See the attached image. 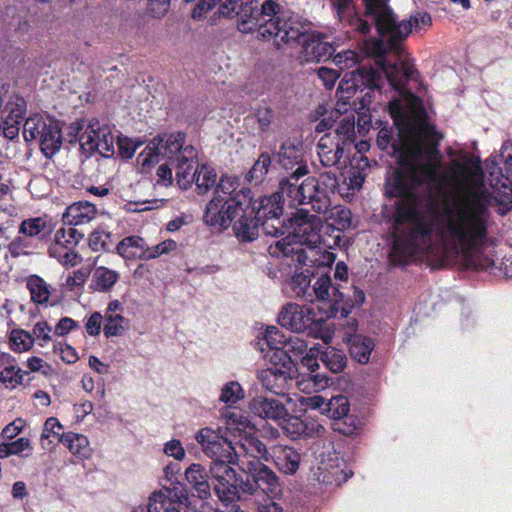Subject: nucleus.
<instances>
[{
	"label": "nucleus",
	"instance_id": "f257e3e1",
	"mask_svg": "<svg viewBox=\"0 0 512 512\" xmlns=\"http://www.w3.org/2000/svg\"><path fill=\"white\" fill-rule=\"evenodd\" d=\"M389 114L397 128H382L381 150L393 149L398 167L386 179L385 193L395 197L393 253L400 259L423 254L442 260L469 261V242L486 229L489 213L484 194L473 191L464 172L450 167L439 149L441 136L429 122L423 101L397 87Z\"/></svg>",
	"mask_w": 512,
	"mask_h": 512
},
{
	"label": "nucleus",
	"instance_id": "f03ea898",
	"mask_svg": "<svg viewBox=\"0 0 512 512\" xmlns=\"http://www.w3.org/2000/svg\"><path fill=\"white\" fill-rule=\"evenodd\" d=\"M387 2L388 0H365L367 14L372 17L378 33L387 42L376 38L364 42V51L375 58L376 68L360 67L345 73L337 88V95L341 100H348L364 90H367L365 96H369L371 91L379 88L383 74L389 83L397 87L418 80L419 73L401 42L413 28L418 30L431 25V16L426 12H418L409 19L397 21Z\"/></svg>",
	"mask_w": 512,
	"mask_h": 512
},
{
	"label": "nucleus",
	"instance_id": "7ed1b4c3",
	"mask_svg": "<svg viewBox=\"0 0 512 512\" xmlns=\"http://www.w3.org/2000/svg\"><path fill=\"white\" fill-rule=\"evenodd\" d=\"M455 165L464 172L465 179L473 184V191L484 194L487 200L489 217L486 229L477 236L478 238H472L469 242V261H472L490 242V231L494 225L491 207H495L501 216L512 211V141L503 144L499 156H490L486 159L488 185L479 158L469 156L464 159V163Z\"/></svg>",
	"mask_w": 512,
	"mask_h": 512
},
{
	"label": "nucleus",
	"instance_id": "20e7f679",
	"mask_svg": "<svg viewBox=\"0 0 512 512\" xmlns=\"http://www.w3.org/2000/svg\"><path fill=\"white\" fill-rule=\"evenodd\" d=\"M319 217L299 209L288 218L286 237L269 245L273 257L290 258L292 263L311 262L313 265H332L336 254L331 250L340 246L339 233L323 236Z\"/></svg>",
	"mask_w": 512,
	"mask_h": 512
},
{
	"label": "nucleus",
	"instance_id": "39448f33",
	"mask_svg": "<svg viewBox=\"0 0 512 512\" xmlns=\"http://www.w3.org/2000/svg\"><path fill=\"white\" fill-rule=\"evenodd\" d=\"M162 157H165L175 170L179 187L190 188L199 167L196 149L186 143L185 134L177 132L153 138L138 155L137 163L146 170L158 163Z\"/></svg>",
	"mask_w": 512,
	"mask_h": 512
},
{
	"label": "nucleus",
	"instance_id": "423d86ee",
	"mask_svg": "<svg viewBox=\"0 0 512 512\" xmlns=\"http://www.w3.org/2000/svg\"><path fill=\"white\" fill-rule=\"evenodd\" d=\"M263 26V40H273L277 46L281 43L298 42L302 47L301 59L305 62H320L330 58L336 48L314 32L307 33L294 25L291 19H286L281 11L276 21Z\"/></svg>",
	"mask_w": 512,
	"mask_h": 512
},
{
	"label": "nucleus",
	"instance_id": "0eeeda50",
	"mask_svg": "<svg viewBox=\"0 0 512 512\" xmlns=\"http://www.w3.org/2000/svg\"><path fill=\"white\" fill-rule=\"evenodd\" d=\"M239 469L251 477L242 482L241 489L245 493L253 494L260 489L269 497H278L282 493L281 485L276 474L261 462L269 461L270 453L261 441L247 443L238 448Z\"/></svg>",
	"mask_w": 512,
	"mask_h": 512
},
{
	"label": "nucleus",
	"instance_id": "6e6552de",
	"mask_svg": "<svg viewBox=\"0 0 512 512\" xmlns=\"http://www.w3.org/2000/svg\"><path fill=\"white\" fill-rule=\"evenodd\" d=\"M280 6L273 0H266L262 4L258 1L243 2L242 0H225L218 13L223 17L236 18L239 31L251 33L257 31L258 38L263 39L262 27L276 21Z\"/></svg>",
	"mask_w": 512,
	"mask_h": 512
},
{
	"label": "nucleus",
	"instance_id": "1a4fd4ad",
	"mask_svg": "<svg viewBox=\"0 0 512 512\" xmlns=\"http://www.w3.org/2000/svg\"><path fill=\"white\" fill-rule=\"evenodd\" d=\"M335 303H321L318 312L309 305H300L297 303L285 304L279 314L278 323L281 327L294 333H306L314 338H322L327 341L323 335V326L325 321L336 316L338 308Z\"/></svg>",
	"mask_w": 512,
	"mask_h": 512
},
{
	"label": "nucleus",
	"instance_id": "9d476101",
	"mask_svg": "<svg viewBox=\"0 0 512 512\" xmlns=\"http://www.w3.org/2000/svg\"><path fill=\"white\" fill-rule=\"evenodd\" d=\"M301 265L300 269L296 268L292 275L289 286L295 296L303 298L307 301L318 300L320 303H335L339 304L342 300V292L339 286L332 283L331 277L327 274L320 275L315 283L311 286V277L313 272L310 270L314 265L307 262V265ZM319 267L321 265H318ZM329 267L330 265H326Z\"/></svg>",
	"mask_w": 512,
	"mask_h": 512
},
{
	"label": "nucleus",
	"instance_id": "9b49d317",
	"mask_svg": "<svg viewBox=\"0 0 512 512\" xmlns=\"http://www.w3.org/2000/svg\"><path fill=\"white\" fill-rule=\"evenodd\" d=\"M279 183L281 193H285L292 205L310 204L316 212H326L331 205L327 191L321 190L315 178L308 177L299 184V180L284 177Z\"/></svg>",
	"mask_w": 512,
	"mask_h": 512
},
{
	"label": "nucleus",
	"instance_id": "f8f14e48",
	"mask_svg": "<svg viewBox=\"0 0 512 512\" xmlns=\"http://www.w3.org/2000/svg\"><path fill=\"white\" fill-rule=\"evenodd\" d=\"M222 458L212 461L210 473L214 480V491L222 503L229 504L239 499V484L237 473L231 465L239 467V461L236 456Z\"/></svg>",
	"mask_w": 512,
	"mask_h": 512
},
{
	"label": "nucleus",
	"instance_id": "ddd939ff",
	"mask_svg": "<svg viewBox=\"0 0 512 512\" xmlns=\"http://www.w3.org/2000/svg\"><path fill=\"white\" fill-rule=\"evenodd\" d=\"M195 440L200 445L203 453L210 458L212 461H216L222 458H230L231 455L236 456L238 460V448L247 443L253 442V440L243 439L242 443H233L222 435V428L213 429L211 427L201 428L195 434Z\"/></svg>",
	"mask_w": 512,
	"mask_h": 512
},
{
	"label": "nucleus",
	"instance_id": "4468645a",
	"mask_svg": "<svg viewBox=\"0 0 512 512\" xmlns=\"http://www.w3.org/2000/svg\"><path fill=\"white\" fill-rule=\"evenodd\" d=\"M115 139V130L111 126L92 120L79 136V143L85 153H98L109 158L115 154Z\"/></svg>",
	"mask_w": 512,
	"mask_h": 512
},
{
	"label": "nucleus",
	"instance_id": "2eb2a0df",
	"mask_svg": "<svg viewBox=\"0 0 512 512\" xmlns=\"http://www.w3.org/2000/svg\"><path fill=\"white\" fill-rule=\"evenodd\" d=\"M271 361L270 367L259 372L258 379L265 390L284 396L294 383L293 362L288 357H284V362L276 359Z\"/></svg>",
	"mask_w": 512,
	"mask_h": 512
},
{
	"label": "nucleus",
	"instance_id": "dca6fc26",
	"mask_svg": "<svg viewBox=\"0 0 512 512\" xmlns=\"http://www.w3.org/2000/svg\"><path fill=\"white\" fill-rule=\"evenodd\" d=\"M244 202L239 196L232 198L213 197L206 205L203 215L205 224L211 227L227 229L232 221L243 210Z\"/></svg>",
	"mask_w": 512,
	"mask_h": 512
},
{
	"label": "nucleus",
	"instance_id": "f3484780",
	"mask_svg": "<svg viewBox=\"0 0 512 512\" xmlns=\"http://www.w3.org/2000/svg\"><path fill=\"white\" fill-rule=\"evenodd\" d=\"M170 483L149 496L147 512H181L179 506L188 500L186 488L179 482Z\"/></svg>",
	"mask_w": 512,
	"mask_h": 512
},
{
	"label": "nucleus",
	"instance_id": "a211bd4d",
	"mask_svg": "<svg viewBox=\"0 0 512 512\" xmlns=\"http://www.w3.org/2000/svg\"><path fill=\"white\" fill-rule=\"evenodd\" d=\"M344 467L345 463L340 456L334 451H328L317 458L313 476L321 484L339 486L349 477Z\"/></svg>",
	"mask_w": 512,
	"mask_h": 512
},
{
	"label": "nucleus",
	"instance_id": "6ab92c4d",
	"mask_svg": "<svg viewBox=\"0 0 512 512\" xmlns=\"http://www.w3.org/2000/svg\"><path fill=\"white\" fill-rule=\"evenodd\" d=\"M278 163L286 170L293 169L296 166V170L289 176L294 180H300L308 173V167L303 160V144L296 138H288L284 140L277 152Z\"/></svg>",
	"mask_w": 512,
	"mask_h": 512
},
{
	"label": "nucleus",
	"instance_id": "aec40b11",
	"mask_svg": "<svg viewBox=\"0 0 512 512\" xmlns=\"http://www.w3.org/2000/svg\"><path fill=\"white\" fill-rule=\"evenodd\" d=\"M219 421L223 423L225 431L238 438L234 443H242L243 439L260 441L255 436V427L249 418L235 408H220Z\"/></svg>",
	"mask_w": 512,
	"mask_h": 512
},
{
	"label": "nucleus",
	"instance_id": "412c9836",
	"mask_svg": "<svg viewBox=\"0 0 512 512\" xmlns=\"http://www.w3.org/2000/svg\"><path fill=\"white\" fill-rule=\"evenodd\" d=\"M350 150L344 147L343 142H339L335 137L323 135L317 144V154L320 163L324 167H334L344 169L350 159Z\"/></svg>",
	"mask_w": 512,
	"mask_h": 512
},
{
	"label": "nucleus",
	"instance_id": "4be33fe9",
	"mask_svg": "<svg viewBox=\"0 0 512 512\" xmlns=\"http://www.w3.org/2000/svg\"><path fill=\"white\" fill-rule=\"evenodd\" d=\"M26 101L19 95H13L3 109L0 108V119L3 126V134L13 140L19 135L23 115L26 112Z\"/></svg>",
	"mask_w": 512,
	"mask_h": 512
},
{
	"label": "nucleus",
	"instance_id": "5701e85b",
	"mask_svg": "<svg viewBox=\"0 0 512 512\" xmlns=\"http://www.w3.org/2000/svg\"><path fill=\"white\" fill-rule=\"evenodd\" d=\"M279 426L284 433L291 439L308 438L320 436L324 432V427L316 422H307L296 415H287L278 421Z\"/></svg>",
	"mask_w": 512,
	"mask_h": 512
},
{
	"label": "nucleus",
	"instance_id": "b1692460",
	"mask_svg": "<svg viewBox=\"0 0 512 512\" xmlns=\"http://www.w3.org/2000/svg\"><path fill=\"white\" fill-rule=\"evenodd\" d=\"M248 408L254 416L264 420H272L276 423L287 415V408L282 402L264 395L253 397Z\"/></svg>",
	"mask_w": 512,
	"mask_h": 512
},
{
	"label": "nucleus",
	"instance_id": "393cba45",
	"mask_svg": "<svg viewBox=\"0 0 512 512\" xmlns=\"http://www.w3.org/2000/svg\"><path fill=\"white\" fill-rule=\"evenodd\" d=\"M240 217L234 223L233 230L241 241H253L258 236L260 219L256 217L255 207H250V201L244 202Z\"/></svg>",
	"mask_w": 512,
	"mask_h": 512
},
{
	"label": "nucleus",
	"instance_id": "a878e982",
	"mask_svg": "<svg viewBox=\"0 0 512 512\" xmlns=\"http://www.w3.org/2000/svg\"><path fill=\"white\" fill-rule=\"evenodd\" d=\"M270 457L277 469L287 475L295 474L301 461V456L296 449L283 445L272 447Z\"/></svg>",
	"mask_w": 512,
	"mask_h": 512
},
{
	"label": "nucleus",
	"instance_id": "bb28decb",
	"mask_svg": "<svg viewBox=\"0 0 512 512\" xmlns=\"http://www.w3.org/2000/svg\"><path fill=\"white\" fill-rule=\"evenodd\" d=\"M97 214L94 204L88 201H79L71 204L65 209L62 215V221L65 225L78 226L92 221Z\"/></svg>",
	"mask_w": 512,
	"mask_h": 512
},
{
	"label": "nucleus",
	"instance_id": "cd10ccee",
	"mask_svg": "<svg viewBox=\"0 0 512 512\" xmlns=\"http://www.w3.org/2000/svg\"><path fill=\"white\" fill-rule=\"evenodd\" d=\"M327 214L326 220L329 221L328 226L326 227V236L328 235H336L339 233L341 236V232L349 229L352 226V216L351 211L341 205H336L334 207H328L327 211L324 212ZM342 237H340V241Z\"/></svg>",
	"mask_w": 512,
	"mask_h": 512
},
{
	"label": "nucleus",
	"instance_id": "c85d7f7f",
	"mask_svg": "<svg viewBox=\"0 0 512 512\" xmlns=\"http://www.w3.org/2000/svg\"><path fill=\"white\" fill-rule=\"evenodd\" d=\"M41 152L47 157H53L61 148L62 132L57 121L50 119L42 130L38 141Z\"/></svg>",
	"mask_w": 512,
	"mask_h": 512
},
{
	"label": "nucleus",
	"instance_id": "c756f323",
	"mask_svg": "<svg viewBox=\"0 0 512 512\" xmlns=\"http://www.w3.org/2000/svg\"><path fill=\"white\" fill-rule=\"evenodd\" d=\"M349 353L352 359L360 364H367L370 360L375 342L371 337L354 334L347 338Z\"/></svg>",
	"mask_w": 512,
	"mask_h": 512
},
{
	"label": "nucleus",
	"instance_id": "7c9ffc66",
	"mask_svg": "<svg viewBox=\"0 0 512 512\" xmlns=\"http://www.w3.org/2000/svg\"><path fill=\"white\" fill-rule=\"evenodd\" d=\"M185 477L188 484L197 493L199 498L207 499L210 496V485L208 482L207 471L204 466L198 463L191 464L185 470Z\"/></svg>",
	"mask_w": 512,
	"mask_h": 512
},
{
	"label": "nucleus",
	"instance_id": "2f4dec72",
	"mask_svg": "<svg viewBox=\"0 0 512 512\" xmlns=\"http://www.w3.org/2000/svg\"><path fill=\"white\" fill-rule=\"evenodd\" d=\"M285 199L286 195L281 193L280 188L276 193L261 198L259 206L255 208L256 217L260 220L280 217Z\"/></svg>",
	"mask_w": 512,
	"mask_h": 512
},
{
	"label": "nucleus",
	"instance_id": "473e14b6",
	"mask_svg": "<svg viewBox=\"0 0 512 512\" xmlns=\"http://www.w3.org/2000/svg\"><path fill=\"white\" fill-rule=\"evenodd\" d=\"M52 225L47 217H33L25 219L19 225V234L27 238L43 239L52 233Z\"/></svg>",
	"mask_w": 512,
	"mask_h": 512
},
{
	"label": "nucleus",
	"instance_id": "72a5a7b5",
	"mask_svg": "<svg viewBox=\"0 0 512 512\" xmlns=\"http://www.w3.org/2000/svg\"><path fill=\"white\" fill-rule=\"evenodd\" d=\"M244 398L245 391L238 381H228L219 389L218 402L224 405L222 408L233 409Z\"/></svg>",
	"mask_w": 512,
	"mask_h": 512
},
{
	"label": "nucleus",
	"instance_id": "f704fd0d",
	"mask_svg": "<svg viewBox=\"0 0 512 512\" xmlns=\"http://www.w3.org/2000/svg\"><path fill=\"white\" fill-rule=\"evenodd\" d=\"M119 279V273L104 266L96 267L92 274L91 288L106 293L112 290Z\"/></svg>",
	"mask_w": 512,
	"mask_h": 512
},
{
	"label": "nucleus",
	"instance_id": "c9c22d12",
	"mask_svg": "<svg viewBox=\"0 0 512 512\" xmlns=\"http://www.w3.org/2000/svg\"><path fill=\"white\" fill-rule=\"evenodd\" d=\"M116 249L118 254L125 259H144L146 242L141 237L129 236L122 239Z\"/></svg>",
	"mask_w": 512,
	"mask_h": 512
},
{
	"label": "nucleus",
	"instance_id": "e433bc0d",
	"mask_svg": "<svg viewBox=\"0 0 512 512\" xmlns=\"http://www.w3.org/2000/svg\"><path fill=\"white\" fill-rule=\"evenodd\" d=\"M25 372L18 366L16 359H10L0 368V383L6 389H15L24 380Z\"/></svg>",
	"mask_w": 512,
	"mask_h": 512
},
{
	"label": "nucleus",
	"instance_id": "4c0bfd02",
	"mask_svg": "<svg viewBox=\"0 0 512 512\" xmlns=\"http://www.w3.org/2000/svg\"><path fill=\"white\" fill-rule=\"evenodd\" d=\"M66 433L63 432V426L55 417H49L42 429L40 443L43 449H51L55 443L61 442Z\"/></svg>",
	"mask_w": 512,
	"mask_h": 512
},
{
	"label": "nucleus",
	"instance_id": "58836bf2",
	"mask_svg": "<svg viewBox=\"0 0 512 512\" xmlns=\"http://www.w3.org/2000/svg\"><path fill=\"white\" fill-rule=\"evenodd\" d=\"M239 186L238 180L232 176H222L215 188L214 197L232 198L239 196L243 202L250 201V190L237 191Z\"/></svg>",
	"mask_w": 512,
	"mask_h": 512
},
{
	"label": "nucleus",
	"instance_id": "ea45409f",
	"mask_svg": "<svg viewBox=\"0 0 512 512\" xmlns=\"http://www.w3.org/2000/svg\"><path fill=\"white\" fill-rule=\"evenodd\" d=\"M331 383V379L324 374L300 373L296 386L303 393L319 392L327 388Z\"/></svg>",
	"mask_w": 512,
	"mask_h": 512
},
{
	"label": "nucleus",
	"instance_id": "a19ab883",
	"mask_svg": "<svg viewBox=\"0 0 512 512\" xmlns=\"http://www.w3.org/2000/svg\"><path fill=\"white\" fill-rule=\"evenodd\" d=\"M25 282L34 303L45 304L48 302L51 295L50 285L42 277L35 274L29 275Z\"/></svg>",
	"mask_w": 512,
	"mask_h": 512
},
{
	"label": "nucleus",
	"instance_id": "79ce46f5",
	"mask_svg": "<svg viewBox=\"0 0 512 512\" xmlns=\"http://www.w3.org/2000/svg\"><path fill=\"white\" fill-rule=\"evenodd\" d=\"M32 453L33 447L30 440L26 437L0 444V458L2 459L12 455L27 458L30 457Z\"/></svg>",
	"mask_w": 512,
	"mask_h": 512
},
{
	"label": "nucleus",
	"instance_id": "37998d69",
	"mask_svg": "<svg viewBox=\"0 0 512 512\" xmlns=\"http://www.w3.org/2000/svg\"><path fill=\"white\" fill-rule=\"evenodd\" d=\"M62 443L69 451L79 457L87 458L90 456L91 449L88 438L79 433L67 432L62 438Z\"/></svg>",
	"mask_w": 512,
	"mask_h": 512
},
{
	"label": "nucleus",
	"instance_id": "c03bdc74",
	"mask_svg": "<svg viewBox=\"0 0 512 512\" xmlns=\"http://www.w3.org/2000/svg\"><path fill=\"white\" fill-rule=\"evenodd\" d=\"M320 360L332 373H341L347 365L345 353L334 347H327L320 354Z\"/></svg>",
	"mask_w": 512,
	"mask_h": 512
},
{
	"label": "nucleus",
	"instance_id": "a18cd8bd",
	"mask_svg": "<svg viewBox=\"0 0 512 512\" xmlns=\"http://www.w3.org/2000/svg\"><path fill=\"white\" fill-rule=\"evenodd\" d=\"M325 135L335 137L339 142L344 143V147L351 150L356 136L354 119L348 116L344 117L333 132H328Z\"/></svg>",
	"mask_w": 512,
	"mask_h": 512
},
{
	"label": "nucleus",
	"instance_id": "49530a36",
	"mask_svg": "<svg viewBox=\"0 0 512 512\" xmlns=\"http://www.w3.org/2000/svg\"><path fill=\"white\" fill-rule=\"evenodd\" d=\"M129 330V320L122 314L104 315L103 332L106 338L121 337Z\"/></svg>",
	"mask_w": 512,
	"mask_h": 512
},
{
	"label": "nucleus",
	"instance_id": "de8ad7c7",
	"mask_svg": "<svg viewBox=\"0 0 512 512\" xmlns=\"http://www.w3.org/2000/svg\"><path fill=\"white\" fill-rule=\"evenodd\" d=\"M217 173L215 169L209 165L199 167L194 183L199 194L208 192L216 185Z\"/></svg>",
	"mask_w": 512,
	"mask_h": 512
},
{
	"label": "nucleus",
	"instance_id": "09e8293b",
	"mask_svg": "<svg viewBox=\"0 0 512 512\" xmlns=\"http://www.w3.org/2000/svg\"><path fill=\"white\" fill-rule=\"evenodd\" d=\"M263 337L267 345L275 351L271 359H275L276 354L284 350L289 338L276 326H268L265 329ZM276 360H278V358H276Z\"/></svg>",
	"mask_w": 512,
	"mask_h": 512
},
{
	"label": "nucleus",
	"instance_id": "8fccbe9b",
	"mask_svg": "<svg viewBox=\"0 0 512 512\" xmlns=\"http://www.w3.org/2000/svg\"><path fill=\"white\" fill-rule=\"evenodd\" d=\"M350 403L346 396L337 395L326 402L325 414L333 419H341L348 415Z\"/></svg>",
	"mask_w": 512,
	"mask_h": 512
},
{
	"label": "nucleus",
	"instance_id": "3c124183",
	"mask_svg": "<svg viewBox=\"0 0 512 512\" xmlns=\"http://www.w3.org/2000/svg\"><path fill=\"white\" fill-rule=\"evenodd\" d=\"M307 350L306 342L299 337H289L284 350L277 353L275 358L284 362V357H288L293 362V358L303 356Z\"/></svg>",
	"mask_w": 512,
	"mask_h": 512
},
{
	"label": "nucleus",
	"instance_id": "603ef678",
	"mask_svg": "<svg viewBox=\"0 0 512 512\" xmlns=\"http://www.w3.org/2000/svg\"><path fill=\"white\" fill-rule=\"evenodd\" d=\"M83 234L73 227L60 228L56 231L53 244L62 246L65 249H72L82 239Z\"/></svg>",
	"mask_w": 512,
	"mask_h": 512
},
{
	"label": "nucleus",
	"instance_id": "864d4df0",
	"mask_svg": "<svg viewBox=\"0 0 512 512\" xmlns=\"http://www.w3.org/2000/svg\"><path fill=\"white\" fill-rule=\"evenodd\" d=\"M10 346L16 352H25L31 349L34 344L32 334L23 329H14L10 333Z\"/></svg>",
	"mask_w": 512,
	"mask_h": 512
},
{
	"label": "nucleus",
	"instance_id": "5fc2aeb1",
	"mask_svg": "<svg viewBox=\"0 0 512 512\" xmlns=\"http://www.w3.org/2000/svg\"><path fill=\"white\" fill-rule=\"evenodd\" d=\"M271 165V158L268 153H262L247 174L250 182L258 184L262 182Z\"/></svg>",
	"mask_w": 512,
	"mask_h": 512
},
{
	"label": "nucleus",
	"instance_id": "6e6d98bb",
	"mask_svg": "<svg viewBox=\"0 0 512 512\" xmlns=\"http://www.w3.org/2000/svg\"><path fill=\"white\" fill-rule=\"evenodd\" d=\"M50 118H44L41 115L35 114L28 117L23 123V137L25 141H33L35 139V133L37 129H45Z\"/></svg>",
	"mask_w": 512,
	"mask_h": 512
},
{
	"label": "nucleus",
	"instance_id": "4d7b16f0",
	"mask_svg": "<svg viewBox=\"0 0 512 512\" xmlns=\"http://www.w3.org/2000/svg\"><path fill=\"white\" fill-rule=\"evenodd\" d=\"M33 338L40 347H46L52 341L54 330L46 321H38L33 326Z\"/></svg>",
	"mask_w": 512,
	"mask_h": 512
},
{
	"label": "nucleus",
	"instance_id": "13d9d810",
	"mask_svg": "<svg viewBox=\"0 0 512 512\" xmlns=\"http://www.w3.org/2000/svg\"><path fill=\"white\" fill-rule=\"evenodd\" d=\"M360 56L354 50H344L333 54V62L341 70L350 69L359 63Z\"/></svg>",
	"mask_w": 512,
	"mask_h": 512
},
{
	"label": "nucleus",
	"instance_id": "bf43d9fd",
	"mask_svg": "<svg viewBox=\"0 0 512 512\" xmlns=\"http://www.w3.org/2000/svg\"><path fill=\"white\" fill-rule=\"evenodd\" d=\"M116 139L119 154L122 158L130 159L133 157L136 149L141 145V142H136L125 136H121L117 130H115Z\"/></svg>",
	"mask_w": 512,
	"mask_h": 512
},
{
	"label": "nucleus",
	"instance_id": "052dcab7",
	"mask_svg": "<svg viewBox=\"0 0 512 512\" xmlns=\"http://www.w3.org/2000/svg\"><path fill=\"white\" fill-rule=\"evenodd\" d=\"M365 175L359 169H351L344 178L343 185L347 187L348 192L345 196L354 195L356 191L362 188Z\"/></svg>",
	"mask_w": 512,
	"mask_h": 512
},
{
	"label": "nucleus",
	"instance_id": "680f3d73",
	"mask_svg": "<svg viewBox=\"0 0 512 512\" xmlns=\"http://www.w3.org/2000/svg\"><path fill=\"white\" fill-rule=\"evenodd\" d=\"M260 225L267 235L278 237L287 234L288 221L282 222L279 217L262 219Z\"/></svg>",
	"mask_w": 512,
	"mask_h": 512
},
{
	"label": "nucleus",
	"instance_id": "e2e57ef3",
	"mask_svg": "<svg viewBox=\"0 0 512 512\" xmlns=\"http://www.w3.org/2000/svg\"><path fill=\"white\" fill-rule=\"evenodd\" d=\"M176 248V242L174 240H165L157 245L148 247L146 245L144 260H150L166 254Z\"/></svg>",
	"mask_w": 512,
	"mask_h": 512
},
{
	"label": "nucleus",
	"instance_id": "0e129e2a",
	"mask_svg": "<svg viewBox=\"0 0 512 512\" xmlns=\"http://www.w3.org/2000/svg\"><path fill=\"white\" fill-rule=\"evenodd\" d=\"M255 119L259 125V129L263 132L270 128L274 118V111L272 108L264 105L259 106L254 113Z\"/></svg>",
	"mask_w": 512,
	"mask_h": 512
},
{
	"label": "nucleus",
	"instance_id": "69168bd1",
	"mask_svg": "<svg viewBox=\"0 0 512 512\" xmlns=\"http://www.w3.org/2000/svg\"><path fill=\"white\" fill-rule=\"evenodd\" d=\"M163 453L174 458L176 461H182L186 457V451L179 439H171L163 446Z\"/></svg>",
	"mask_w": 512,
	"mask_h": 512
},
{
	"label": "nucleus",
	"instance_id": "338daca9",
	"mask_svg": "<svg viewBox=\"0 0 512 512\" xmlns=\"http://www.w3.org/2000/svg\"><path fill=\"white\" fill-rule=\"evenodd\" d=\"M54 351L60 354L61 359L67 364H73L78 360V353L71 345L62 342L54 343Z\"/></svg>",
	"mask_w": 512,
	"mask_h": 512
},
{
	"label": "nucleus",
	"instance_id": "774afa93",
	"mask_svg": "<svg viewBox=\"0 0 512 512\" xmlns=\"http://www.w3.org/2000/svg\"><path fill=\"white\" fill-rule=\"evenodd\" d=\"M299 402L306 409L319 410L325 414L327 400L320 395L300 397Z\"/></svg>",
	"mask_w": 512,
	"mask_h": 512
}]
</instances>
